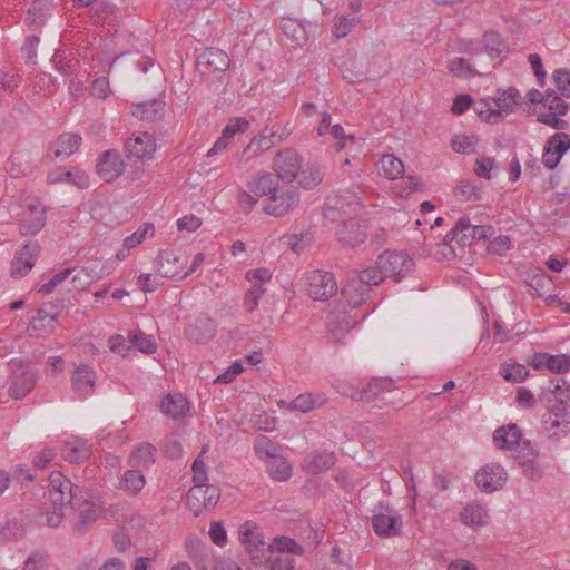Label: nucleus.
<instances>
[{
  "instance_id": "nucleus-1",
  "label": "nucleus",
  "mask_w": 570,
  "mask_h": 570,
  "mask_svg": "<svg viewBox=\"0 0 570 570\" xmlns=\"http://www.w3.org/2000/svg\"><path fill=\"white\" fill-rule=\"evenodd\" d=\"M48 488L51 504L57 508L70 504L77 512L78 520L73 524L77 533L86 532L88 525L98 519L100 505L90 488L73 484L60 472L51 473Z\"/></svg>"
},
{
  "instance_id": "nucleus-2",
  "label": "nucleus",
  "mask_w": 570,
  "mask_h": 570,
  "mask_svg": "<svg viewBox=\"0 0 570 570\" xmlns=\"http://www.w3.org/2000/svg\"><path fill=\"white\" fill-rule=\"evenodd\" d=\"M8 366L10 368L8 394L14 400H22L37 384L38 372L30 362L22 360H11Z\"/></svg>"
},
{
  "instance_id": "nucleus-3",
  "label": "nucleus",
  "mask_w": 570,
  "mask_h": 570,
  "mask_svg": "<svg viewBox=\"0 0 570 570\" xmlns=\"http://www.w3.org/2000/svg\"><path fill=\"white\" fill-rule=\"evenodd\" d=\"M362 208V197L356 191L344 189L327 198L324 215L332 220L344 217L350 219Z\"/></svg>"
},
{
  "instance_id": "nucleus-4",
  "label": "nucleus",
  "mask_w": 570,
  "mask_h": 570,
  "mask_svg": "<svg viewBox=\"0 0 570 570\" xmlns=\"http://www.w3.org/2000/svg\"><path fill=\"white\" fill-rule=\"evenodd\" d=\"M539 401L548 411L557 415H569L570 385L563 379L551 381L548 387L542 389Z\"/></svg>"
},
{
  "instance_id": "nucleus-5",
  "label": "nucleus",
  "mask_w": 570,
  "mask_h": 570,
  "mask_svg": "<svg viewBox=\"0 0 570 570\" xmlns=\"http://www.w3.org/2000/svg\"><path fill=\"white\" fill-rule=\"evenodd\" d=\"M494 233L493 228L488 225H472L470 218L461 217L455 226L445 235V243L456 240L462 246H470L475 240L487 239Z\"/></svg>"
},
{
  "instance_id": "nucleus-6",
  "label": "nucleus",
  "mask_w": 570,
  "mask_h": 570,
  "mask_svg": "<svg viewBox=\"0 0 570 570\" xmlns=\"http://www.w3.org/2000/svg\"><path fill=\"white\" fill-rule=\"evenodd\" d=\"M239 540L253 563H263L268 553L269 544L263 540L262 529L253 522L246 521L239 528Z\"/></svg>"
},
{
  "instance_id": "nucleus-7",
  "label": "nucleus",
  "mask_w": 570,
  "mask_h": 570,
  "mask_svg": "<svg viewBox=\"0 0 570 570\" xmlns=\"http://www.w3.org/2000/svg\"><path fill=\"white\" fill-rule=\"evenodd\" d=\"M299 200V193L294 186H279L276 193L265 198L264 212L274 217H282L293 212Z\"/></svg>"
},
{
  "instance_id": "nucleus-8",
  "label": "nucleus",
  "mask_w": 570,
  "mask_h": 570,
  "mask_svg": "<svg viewBox=\"0 0 570 570\" xmlns=\"http://www.w3.org/2000/svg\"><path fill=\"white\" fill-rule=\"evenodd\" d=\"M305 286L308 296L314 301H327L338 289L334 275L320 269L306 274Z\"/></svg>"
},
{
  "instance_id": "nucleus-9",
  "label": "nucleus",
  "mask_w": 570,
  "mask_h": 570,
  "mask_svg": "<svg viewBox=\"0 0 570 570\" xmlns=\"http://www.w3.org/2000/svg\"><path fill=\"white\" fill-rule=\"evenodd\" d=\"M365 315L351 314L345 307H335L327 318L328 340L333 343L344 344L350 330L360 323Z\"/></svg>"
},
{
  "instance_id": "nucleus-10",
  "label": "nucleus",
  "mask_w": 570,
  "mask_h": 570,
  "mask_svg": "<svg viewBox=\"0 0 570 570\" xmlns=\"http://www.w3.org/2000/svg\"><path fill=\"white\" fill-rule=\"evenodd\" d=\"M372 527L380 537H394L401 533L402 517L390 505L380 503L374 510Z\"/></svg>"
},
{
  "instance_id": "nucleus-11",
  "label": "nucleus",
  "mask_w": 570,
  "mask_h": 570,
  "mask_svg": "<svg viewBox=\"0 0 570 570\" xmlns=\"http://www.w3.org/2000/svg\"><path fill=\"white\" fill-rule=\"evenodd\" d=\"M376 265L382 271L384 277L400 281L409 274L413 267L411 257L399 252H384L376 259Z\"/></svg>"
},
{
  "instance_id": "nucleus-12",
  "label": "nucleus",
  "mask_w": 570,
  "mask_h": 570,
  "mask_svg": "<svg viewBox=\"0 0 570 570\" xmlns=\"http://www.w3.org/2000/svg\"><path fill=\"white\" fill-rule=\"evenodd\" d=\"M220 497L219 490L210 484H194L187 493V507L198 517L204 510L214 508Z\"/></svg>"
},
{
  "instance_id": "nucleus-13",
  "label": "nucleus",
  "mask_w": 570,
  "mask_h": 570,
  "mask_svg": "<svg viewBox=\"0 0 570 570\" xmlns=\"http://www.w3.org/2000/svg\"><path fill=\"white\" fill-rule=\"evenodd\" d=\"M273 166L281 180L291 183L301 171L302 157L293 149H284L276 154Z\"/></svg>"
},
{
  "instance_id": "nucleus-14",
  "label": "nucleus",
  "mask_w": 570,
  "mask_h": 570,
  "mask_svg": "<svg viewBox=\"0 0 570 570\" xmlns=\"http://www.w3.org/2000/svg\"><path fill=\"white\" fill-rule=\"evenodd\" d=\"M507 482V472L498 463H489L480 469L475 474V483L479 489L487 493H492L501 489Z\"/></svg>"
},
{
  "instance_id": "nucleus-15",
  "label": "nucleus",
  "mask_w": 570,
  "mask_h": 570,
  "mask_svg": "<svg viewBox=\"0 0 570 570\" xmlns=\"http://www.w3.org/2000/svg\"><path fill=\"white\" fill-rule=\"evenodd\" d=\"M230 65L228 55L217 48H207L197 57V69L202 75L225 72Z\"/></svg>"
},
{
  "instance_id": "nucleus-16",
  "label": "nucleus",
  "mask_w": 570,
  "mask_h": 570,
  "mask_svg": "<svg viewBox=\"0 0 570 570\" xmlns=\"http://www.w3.org/2000/svg\"><path fill=\"white\" fill-rule=\"evenodd\" d=\"M367 226L355 218L344 219L336 230L337 239L344 246L356 247L367 238Z\"/></svg>"
},
{
  "instance_id": "nucleus-17",
  "label": "nucleus",
  "mask_w": 570,
  "mask_h": 570,
  "mask_svg": "<svg viewBox=\"0 0 570 570\" xmlns=\"http://www.w3.org/2000/svg\"><path fill=\"white\" fill-rule=\"evenodd\" d=\"M187 264V257L175 250H161L156 259L154 266L161 277H174L178 275Z\"/></svg>"
},
{
  "instance_id": "nucleus-18",
  "label": "nucleus",
  "mask_w": 570,
  "mask_h": 570,
  "mask_svg": "<svg viewBox=\"0 0 570 570\" xmlns=\"http://www.w3.org/2000/svg\"><path fill=\"white\" fill-rule=\"evenodd\" d=\"M39 253L37 242H27L17 253L12 261L11 275L14 278L23 277L35 265V257Z\"/></svg>"
},
{
  "instance_id": "nucleus-19",
  "label": "nucleus",
  "mask_w": 570,
  "mask_h": 570,
  "mask_svg": "<svg viewBox=\"0 0 570 570\" xmlns=\"http://www.w3.org/2000/svg\"><path fill=\"white\" fill-rule=\"evenodd\" d=\"M57 313L53 312L51 304H45L38 309L37 316H35L27 331L31 336H42L49 334L56 325Z\"/></svg>"
},
{
  "instance_id": "nucleus-20",
  "label": "nucleus",
  "mask_w": 570,
  "mask_h": 570,
  "mask_svg": "<svg viewBox=\"0 0 570 570\" xmlns=\"http://www.w3.org/2000/svg\"><path fill=\"white\" fill-rule=\"evenodd\" d=\"M81 137L77 134L65 132L60 135L49 148L47 158L51 160L65 159L71 156L80 146Z\"/></svg>"
},
{
  "instance_id": "nucleus-21",
  "label": "nucleus",
  "mask_w": 570,
  "mask_h": 570,
  "mask_svg": "<svg viewBox=\"0 0 570 570\" xmlns=\"http://www.w3.org/2000/svg\"><path fill=\"white\" fill-rule=\"evenodd\" d=\"M490 100L493 105L497 121H500L503 115L510 114L515 106L521 104L522 98L514 87H510L507 90L498 91L495 97H490Z\"/></svg>"
},
{
  "instance_id": "nucleus-22",
  "label": "nucleus",
  "mask_w": 570,
  "mask_h": 570,
  "mask_svg": "<svg viewBox=\"0 0 570 570\" xmlns=\"http://www.w3.org/2000/svg\"><path fill=\"white\" fill-rule=\"evenodd\" d=\"M126 149L131 157L150 159L156 151V141L148 132H140L126 142Z\"/></svg>"
},
{
  "instance_id": "nucleus-23",
  "label": "nucleus",
  "mask_w": 570,
  "mask_h": 570,
  "mask_svg": "<svg viewBox=\"0 0 570 570\" xmlns=\"http://www.w3.org/2000/svg\"><path fill=\"white\" fill-rule=\"evenodd\" d=\"M279 180L281 178L276 174L262 171L247 183V187L254 196L268 198L277 191L281 186Z\"/></svg>"
},
{
  "instance_id": "nucleus-24",
  "label": "nucleus",
  "mask_w": 570,
  "mask_h": 570,
  "mask_svg": "<svg viewBox=\"0 0 570 570\" xmlns=\"http://www.w3.org/2000/svg\"><path fill=\"white\" fill-rule=\"evenodd\" d=\"M125 169L120 155L115 150H107L97 164V170L106 181H112L119 177Z\"/></svg>"
},
{
  "instance_id": "nucleus-25",
  "label": "nucleus",
  "mask_w": 570,
  "mask_h": 570,
  "mask_svg": "<svg viewBox=\"0 0 570 570\" xmlns=\"http://www.w3.org/2000/svg\"><path fill=\"white\" fill-rule=\"evenodd\" d=\"M493 441L502 450H515L524 443H530L528 440H522L521 430L517 424L497 429L493 433Z\"/></svg>"
},
{
  "instance_id": "nucleus-26",
  "label": "nucleus",
  "mask_w": 570,
  "mask_h": 570,
  "mask_svg": "<svg viewBox=\"0 0 570 570\" xmlns=\"http://www.w3.org/2000/svg\"><path fill=\"white\" fill-rule=\"evenodd\" d=\"M336 462V456L333 452H311L303 462L302 469L311 474H318L330 470Z\"/></svg>"
},
{
  "instance_id": "nucleus-27",
  "label": "nucleus",
  "mask_w": 570,
  "mask_h": 570,
  "mask_svg": "<svg viewBox=\"0 0 570 570\" xmlns=\"http://www.w3.org/2000/svg\"><path fill=\"white\" fill-rule=\"evenodd\" d=\"M371 289L361 285L356 277L347 276V282L342 288L341 295L346 301L352 312L354 308L361 306L370 296Z\"/></svg>"
},
{
  "instance_id": "nucleus-28",
  "label": "nucleus",
  "mask_w": 570,
  "mask_h": 570,
  "mask_svg": "<svg viewBox=\"0 0 570 570\" xmlns=\"http://www.w3.org/2000/svg\"><path fill=\"white\" fill-rule=\"evenodd\" d=\"M29 218L22 219L20 223V232L22 235H36L46 224V207L39 202L28 205Z\"/></svg>"
},
{
  "instance_id": "nucleus-29",
  "label": "nucleus",
  "mask_w": 570,
  "mask_h": 570,
  "mask_svg": "<svg viewBox=\"0 0 570 570\" xmlns=\"http://www.w3.org/2000/svg\"><path fill=\"white\" fill-rule=\"evenodd\" d=\"M49 184L68 183L79 188H86L89 185L88 176L82 170H67L63 167H56L47 175Z\"/></svg>"
},
{
  "instance_id": "nucleus-30",
  "label": "nucleus",
  "mask_w": 570,
  "mask_h": 570,
  "mask_svg": "<svg viewBox=\"0 0 570 570\" xmlns=\"http://www.w3.org/2000/svg\"><path fill=\"white\" fill-rule=\"evenodd\" d=\"M488 518L487 508L479 502L466 503L459 515L460 521L472 529L484 527Z\"/></svg>"
},
{
  "instance_id": "nucleus-31",
  "label": "nucleus",
  "mask_w": 570,
  "mask_h": 570,
  "mask_svg": "<svg viewBox=\"0 0 570 570\" xmlns=\"http://www.w3.org/2000/svg\"><path fill=\"white\" fill-rule=\"evenodd\" d=\"M95 381L96 375L94 370L86 364L77 366L71 375L73 391L82 396L88 395L92 392Z\"/></svg>"
},
{
  "instance_id": "nucleus-32",
  "label": "nucleus",
  "mask_w": 570,
  "mask_h": 570,
  "mask_svg": "<svg viewBox=\"0 0 570 570\" xmlns=\"http://www.w3.org/2000/svg\"><path fill=\"white\" fill-rule=\"evenodd\" d=\"M392 380L391 379H372L366 386L355 390L351 393L353 400L370 403L383 391H391Z\"/></svg>"
},
{
  "instance_id": "nucleus-33",
  "label": "nucleus",
  "mask_w": 570,
  "mask_h": 570,
  "mask_svg": "<svg viewBox=\"0 0 570 570\" xmlns=\"http://www.w3.org/2000/svg\"><path fill=\"white\" fill-rule=\"evenodd\" d=\"M282 137L277 136L272 128H264L259 135L255 136L244 150V154L253 151L252 156L258 155L271 149L276 141H281Z\"/></svg>"
},
{
  "instance_id": "nucleus-34",
  "label": "nucleus",
  "mask_w": 570,
  "mask_h": 570,
  "mask_svg": "<svg viewBox=\"0 0 570 570\" xmlns=\"http://www.w3.org/2000/svg\"><path fill=\"white\" fill-rule=\"evenodd\" d=\"M51 0H35L27 11L26 23L31 29H39L50 16Z\"/></svg>"
},
{
  "instance_id": "nucleus-35",
  "label": "nucleus",
  "mask_w": 570,
  "mask_h": 570,
  "mask_svg": "<svg viewBox=\"0 0 570 570\" xmlns=\"http://www.w3.org/2000/svg\"><path fill=\"white\" fill-rule=\"evenodd\" d=\"M131 114L141 120L155 121L161 119L165 114V102L161 100H150L132 106Z\"/></svg>"
},
{
  "instance_id": "nucleus-36",
  "label": "nucleus",
  "mask_w": 570,
  "mask_h": 570,
  "mask_svg": "<svg viewBox=\"0 0 570 570\" xmlns=\"http://www.w3.org/2000/svg\"><path fill=\"white\" fill-rule=\"evenodd\" d=\"M91 454V449L86 441L72 440L65 443L62 455L66 461L72 464H79Z\"/></svg>"
},
{
  "instance_id": "nucleus-37",
  "label": "nucleus",
  "mask_w": 570,
  "mask_h": 570,
  "mask_svg": "<svg viewBox=\"0 0 570 570\" xmlns=\"http://www.w3.org/2000/svg\"><path fill=\"white\" fill-rule=\"evenodd\" d=\"M160 406L163 413L175 420L185 416L189 411L188 401L181 394H168L161 401Z\"/></svg>"
},
{
  "instance_id": "nucleus-38",
  "label": "nucleus",
  "mask_w": 570,
  "mask_h": 570,
  "mask_svg": "<svg viewBox=\"0 0 570 570\" xmlns=\"http://www.w3.org/2000/svg\"><path fill=\"white\" fill-rule=\"evenodd\" d=\"M522 450H527V456L523 458L521 465L523 468V474L527 479L538 481L542 478L543 471L539 463L535 461L538 451L531 445V443H524Z\"/></svg>"
},
{
  "instance_id": "nucleus-39",
  "label": "nucleus",
  "mask_w": 570,
  "mask_h": 570,
  "mask_svg": "<svg viewBox=\"0 0 570 570\" xmlns=\"http://www.w3.org/2000/svg\"><path fill=\"white\" fill-rule=\"evenodd\" d=\"M254 450L256 455L266 462L283 455L282 446L263 434L255 439Z\"/></svg>"
},
{
  "instance_id": "nucleus-40",
  "label": "nucleus",
  "mask_w": 570,
  "mask_h": 570,
  "mask_svg": "<svg viewBox=\"0 0 570 570\" xmlns=\"http://www.w3.org/2000/svg\"><path fill=\"white\" fill-rule=\"evenodd\" d=\"M377 171L387 179H396L402 177L404 165L401 159L396 158L394 155L387 154L377 163Z\"/></svg>"
},
{
  "instance_id": "nucleus-41",
  "label": "nucleus",
  "mask_w": 570,
  "mask_h": 570,
  "mask_svg": "<svg viewBox=\"0 0 570 570\" xmlns=\"http://www.w3.org/2000/svg\"><path fill=\"white\" fill-rule=\"evenodd\" d=\"M156 448L150 443H144L130 455L129 463L132 468H149L156 461Z\"/></svg>"
},
{
  "instance_id": "nucleus-42",
  "label": "nucleus",
  "mask_w": 570,
  "mask_h": 570,
  "mask_svg": "<svg viewBox=\"0 0 570 570\" xmlns=\"http://www.w3.org/2000/svg\"><path fill=\"white\" fill-rule=\"evenodd\" d=\"M268 473L274 481L283 482L288 480L292 474V465L284 455L267 461Z\"/></svg>"
},
{
  "instance_id": "nucleus-43",
  "label": "nucleus",
  "mask_w": 570,
  "mask_h": 570,
  "mask_svg": "<svg viewBox=\"0 0 570 570\" xmlns=\"http://www.w3.org/2000/svg\"><path fill=\"white\" fill-rule=\"evenodd\" d=\"M352 277H356V281L361 285L371 289V286H376L385 278L382 271L375 264L373 267H367L363 271H352L348 273Z\"/></svg>"
},
{
  "instance_id": "nucleus-44",
  "label": "nucleus",
  "mask_w": 570,
  "mask_h": 570,
  "mask_svg": "<svg viewBox=\"0 0 570 570\" xmlns=\"http://www.w3.org/2000/svg\"><path fill=\"white\" fill-rule=\"evenodd\" d=\"M321 401L318 397L313 396L312 394H301L294 400L286 402L284 400L279 401L281 406H286L291 411H299L306 413L316 406L321 405Z\"/></svg>"
},
{
  "instance_id": "nucleus-45",
  "label": "nucleus",
  "mask_w": 570,
  "mask_h": 570,
  "mask_svg": "<svg viewBox=\"0 0 570 570\" xmlns=\"http://www.w3.org/2000/svg\"><path fill=\"white\" fill-rule=\"evenodd\" d=\"M213 324L208 318H197L194 324H189L186 328V335L195 342H202L213 336Z\"/></svg>"
},
{
  "instance_id": "nucleus-46",
  "label": "nucleus",
  "mask_w": 570,
  "mask_h": 570,
  "mask_svg": "<svg viewBox=\"0 0 570 570\" xmlns=\"http://www.w3.org/2000/svg\"><path fill=\"white\" fill-rule=\"evenodd\" d=\"M281 28L286 37L298 46H303L307 41L305 27L294 19H283Z\"/></svg>"
},
{
  "instance_id": "nucleus-47",
  "label": "nucleus",
  "mask_w": 570,
  "mask_h": 570,
  "mask_svg": "<svg viewBox=\"0 0 570 570\" xmlns=\"http://www.w3.org/2000/svg\"><path fill=\"white\" fill-rule=\"evenodd\" d=\"M568 415H557L551 411L547 410L543 415L542 424L543 429L550 436L557 435L556 430L561 429V432L566 434L569 431L570 422L566 420Z\"/></svg>"
},
{
  "instance_id": "nucleus-48",
  "label": "nucleus",
  "mask_w": 570,
  "mask_h": 570,
  "mask_svg": "<svg viewBox=\"0 0 570 570\" xmlns=\"http://www.w3.org/2000/svg\"><path fill=\"white\" fill-rule=\"evenodd\" d=\"M145 476L137 468L125 472L121 480V488H124L130 494H138L145 487Z\"/></svg>"
},
{
  "instance_id": "nucleus-49",
  "label": "nucleus",
  "mask_w": 570,
  "mask_h": 570,
  "mask_svg": "<svg viewBox=\"0 0 570 570\" xmlns=\"http://www.w3.org/2000/svg\"><path fill=\"white\" fill-rule=\"evenodd\" d=\"M324 173L320 166H307L305 169L301 168V171L297 176V180L299 186L305 189L313 188L321 184L323 180Z\"/></svg>"
},
{
  "instance_id": "nucleus-50",
  "label": "nucleus",
  "mask_w": 570,
  "mask_h": 570,
  "mask_svg": "<svg viewBox=\"0 0 570 570\" xmlns=\"http://www.w3.org/2000/svg\"><path fill=\"white\" fill-rule=\"evenodd\" d=\"M484 47L488 55L492 58H500L505 50V43L495 31H487L483 36Z\"/></svg>"
},
{
  "instance_id": "nucleus-51",
  "label": "nucleus",
  "mask_w": 570,
  "mask_h": 570,
  "mask_svg": "<svg viewBox=\"0 0 570 570\" xmlns=\"http://www.w3.org/2000/svg\"><path fill=\"white\" fill-rule=\"evenodd\" d=\"M275 551L279 552V554H302L303 548L295 540L288 537H277L274 539L273 543L269 544V553H273Z\"/></svg>"
},
{
  "instance_id": "nucleus-52",
  "label": "nucleus",
  "mask_w": 570,
  "mask_h": 570,
  "mask_svg": "<svg viewBox=\"0 0 570 570\" xmlns=\"http://www.w3.org/2000/svg\"><path fill=\"white\" fill-rule=\"evenodd\" d=\"M72 275L71 283L73 284V288H80L85 287L86 282L81 283L82 278H87L89 275L85 271V268H66L61 271L60 273L56 274L52 279L57 285L61 284L63 281H66L69 276Z\"/></svg>"
},
{
  "instance_id": "nucleus-53",
  "label": "nucleus",
  "mask_w": 570,
  "mask_h": 570,
  "mask_svg": "<svg viewBox=\"0 0 570 570\" xmlns=\"http://www.w3.org/2000/svg\"><path fill=\"white\" fill-rule=\"evenodd\" d=\"M154 234V226L150 223H145L137 232L128 236L124 240V247L127 249L135 248L142 243L148 236Z\"/></svg>"
},
{
  "instance_id": "nucleus-54",
  "label": "nucleus",
  "mask_w": 570,
  "mask_h": 570,
  "mask_svg": "<svg viewBox=\"0 0 570 570\" xmlns=\"http://www.w3.org/2000/svg\"><path fill=\"white\" fill-rule=\"evenodd\" d=\"M52 508H53L52 511H46V512L39 513L38 522L40 524L47 525L50 528H57L61 524L63 515H65V513H63L65 507L57 508L56 505L52 504Z\"/></svg>"
},
{
  "instance_id": "nucleus-55",
  "label": "nucleus",
  "mask_w": 570,
  "mask_h": 570,
  "mask_svg": "<svg viewBox=\"0 0 570 570\" xmlns=\"http://www.w3.org/2000/svg\"><path fill=\"white\" fill-rule=\"evenodd\" d=\"M501 374L507 381L518 383L523 381L528 376L529 372L524 365L514 363L503 365Z\"/></svg>"
},
{
  "instance_id": "nucleus-56",
  "label": "nucleus",
  "mask_w": 570,
  "mask_h": 570,
  "mask_svg": "<svg viewBox=\"0 0 570 570\" xmlns=\"http://www.w3.org/2000/svg\"><path fill=\"white\" fill-rule=\"evenodd\" d=\"M130 341L140 352L147 354L156 352V344L153 342L151 337L141 331L134 332L130 336Z\"/></svg>"
},
{
  "instance_id": "nucleus-57",
  "label": "nucleus",
  "mask_w": 570,
  "mask_h": 570,
  "mask_svg": "<svg viewBox=\"0 0 570 570\" xmlns=\"http://www.w3.org/2000/svg\"><path fill=\"white\" fill-rule=\"evenodd\" d=\"M266 292L265 287L262 284H253L252 287L247 291L244 298V306L247 312H253L259 303V299Z\"/></svg>"
},
{
  "instance_id": "nucleus-58",
  "label": "nucleus",
  "mask_w": 570,
  "mask_h": 570,
  "mask_svg": "<svg viewBox=\"0 0 570 570\" xmlns=\"http://www.w3.org/2000/svg\"><path fill=\"white\" fill-rule=\"evenodd\" d=\"M553 148L554 154L561 159V157L570 148V136L564 132H557L547 142Z\"/></svg>"
},
{
  "instance_id": "nucleus-59",
  "label": "nucleus",
  "mask_w": 570,
  "mask_h": 570,
  "mask_svg": "<svg viewBox=\"0 0 570 570\" xmlns=\"http://www.w3.org/2000/svg\"><path fill=\"white\" fill-rule=\"evenodd\" d=\"M561 115H557L556 111L549 110L548 112H540L537 120L541 124L548 125L557 130H567L569 124L560 118Z\"/></svg>"
},
{
  "instance_id": "nucleus-60",
  "label": "nucleus",
  "mask_w": 570,
  "mask_h": 570,
  "mask_svg": "<svg viewBox=\"0 0 570 570\" xmlns=\"http://www.w3.org/2000/svg\"><path fill=\"white\" fill-rule=\"evenodd\" d=\"M547 363V370L553 373H566L570 368V356L548 354Z\"/></svg>"
},
{
  "instance_id": "nucleus-61",
  "label": "nucleus",
  "mask_w": 570,
  "mask_h": 570,
  "mask_svg": "<svg viewBox=\"0 0 570 570\" xmlns=\"http://www.w3.org/2000/svg\"><path fill=\"white\" fill-rule=\"evenodd\" d=\"M455 194L465 200H479L481 198V188L468 180H462L456 186Z\"/></svg>"
},
{
  "instance_id": "nucleus-62",
  "label": "nucleus",
  "mask_w": 570,
  "mask_h": 570,
  "mask_svg": "<svg viewBox=\"0 0 570 570\" xmlns=\"http://www.w3.org/2000/svg\"><path fill=\"white\" fill-rule=\"evenodd\" d=\"M529 285L537 292L539 296H544L552 287V279L549 275L542 273L533 275Z\"/></svg>"
},
{
  "instance_id": "nucleus-63",
  "label": "nucleus",
  "mask_w": 570,
  "mask_h": 570,
  "mask_svg": "<svg viewBox=\"0 0 570 570\" xmlns=\"http://www.w3.org/2000/svg\"><path fill=\"white\" fill-rule=\"evenodd\" d=\"M553 79L559 92L564 97H570V70L559 69L553 72Z\"/></svg>"
},
{
  "instance_id": "nucleus-64",
  "label": "nucleus",
  "mask_w": 570,
  "mask_h": 570,
  "mask_svg": "<svg viewBox=\"0 0 570 570\" xmlns=\"http://www.w3.org/2000/svg\"><path fill=\"white\" fill-rule=\"evenodd\" d=\"M295 562L291 554L281 553L269 560V570H294Z\"/></svg>"
}]
</instances>
